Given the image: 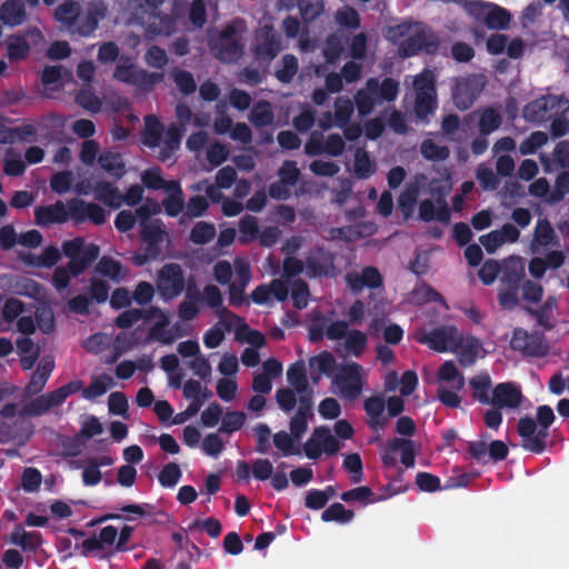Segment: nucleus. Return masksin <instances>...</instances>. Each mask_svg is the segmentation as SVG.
Segmentation results:
<instances>
[{
	"instance_id": "obj_41",
	"label": "nucleus",
	"mask_w": 569,
	"mask_h": 569,
	"mask_svg": "<svg viewBox=\"0 0 569 569\" xmlns=\"http://www.w3.org/2000/svg\"><path fill=\"white\" fill-rule=\"evenodd\" d=\"M426 186L423 176L417 177L413 182L407 186L399 198V207L406 217H409L415 209L419 189Z\"/></svg>"
},
{
	"instance_id": "obj_40",
	"label": "nucleus",
	"mask_w": 569,
	"mask_h": 569,
	"mask_svg": "<svg viewBox=\"0 0 569 569\" xmlns=\"http://www.w3.org/2000/svg\"><path fill=\"white\" fill-rule=\"evenodd\" d=\"M54 368V360L52 357H43L37 367V370L31 377V380L26 389L27 393L36 395L42 390L49 376Z\"/></svg>"
},
{
	"instance_id": "obj_21",
	"label": "nucleus",
	"mask_w": 569,
	"mask_h": 569,
	"mask_svg": "<svg viewBox=\"0 0 569 569\" xmlns=\"http://www.w3.org/2000/svg\"><path fill=\"white\" fill-rule=\"evenodd\" d=\"M350 330L346 321H332L319 313L313 315L309 328L312 339H320L325 336L330 340L345 339Z\"/></svg>"
},
{
	"instance_id": "obj_14",
	"label": "nucleus",
	"mask_w": 569,
	"mask_h": 569,
	"mask_svg": "<svg viewBox=\"0 0 569 569\" xmlns=\"http://www.w3.org/2000/svg\"><path fill=\"white\" fill-rule=\"evenodd\" d=\"M144 321L148 326V340L150 341L171 345L182 337V332L177 327H170L169 315L158 307L146 311Z\"/></svg>"
},
{
	"instance_id": "obj_11",
	"label": "nucleus",
	"mask_w": 569,
	"mask_h": 569,
	"mask_svg": "<svg viewBox=\"0 0 569 569\" xmlns=\"http://www.w3.org/2000/svg\"><path fill=\"white\" fill-rule=\"evenodd\" d=\"M368 372L367 369L357 362H346L340 367L333 381V392L345 399H356L362 391Z\"/></svg>"
},
{
	"instance_id": "obj_46",
	"label": "nucleus",
	"mask_w": 569,
	"mask_h": 569,
	"mask_svg": "<svg viewBox=\"0 0 569 569\" xmlns=\"http://www.w3.org/2000/svg\"><path fill=\"white\" fill-rule=\"evenodd\" d=\"M385 407L386 402L381 397H371L366 400L365 409L369 416V423L373 429L383 428L386 425L387 420L383 416Z\"/></svg>"
},
{
	"instance_id": "obj_52",
	"label": "nucleus",
	"mask_w": 569,
	"mask_h": 569,
	"mask_svg": "<svg viewBox=\"0 0 569 569\" xmlns=\"http://www.w3.org/2000/svg\"><path fill=\"white\" fill-rule=\"evenodd\" d=\"M310 415V405L302 402L297 413L290 421V433L299 441L308 429V417Z\"/></svg>"
},
{
	"instance_id": "obj_4",
	"label": "nucleus",
	"mask_w": 569,
	"mask_h": 569,
	"mask_svg": "<svg viewBox=\"0 0 569 569\" xmlns=\"http://www.w3.org/2000/svg\"><path fill=\"white\" fill-rule=\"evenodd\" d=\"M386 38L399 46V52L409 57L420 50L431 51L435 46L433 37L421 23L403 22L388 28Z\"/></svg>"
},
{
	"instance_id": "obj_55",
	"label": "nucleus",
	"mask_w": 569,
	"mask_h": 569,
	"mask_svg": "<svg viewBox=\"0 0 569 569\" xmlns=\"http://www.w3.org/2000/svg\"><path fill=\"white\" fill-rule=\"evenodd\" d=\"M288 290L290 289V297L292 303L298 309H303L307 307L309 301V289L306 282L301 280L287 281Z\"/></svg>"
},
{
	"instance_id": "obj_9",
	"label": "nucleus",
	"mask_w": 569,
	"mask_h": 569,
	"mask_svg": "<svg viewBox=\"0 0 569 569\" xmlns=\"http://www.w3.org/2000/svg\"><path fill=\"white\" fill-rule=\"evenodd\" d=\"M398 82L392 79H385L381 84L377 79H369L366 88L359 90L355 97L359 113L368 114L377 103L392 101L398 96Z\"/></svg>"
},
{
	"instance_id": "obj_58",
	"label": "nucleus",
	"mask_w": 569,
	"mask_h": 569,
	"mask_svg": "<svg viewBox=\"0 0 569 569\" xmlns=\"http://www.w3.org/2000/svg\"><path fill=\"white\" fill-rule=\"evenodd\" d=\"M555 232L551 226L546 220H539L536 226L535 239L532 242L533 251H538L539 247H546L552 243Z\"/></svg>"
},
{
	"instance_id": "obj_17",
	"label": "nucleus",
	"mask_w": 569,
	"mask_h": 569,
	"mask_svg": "<svg viewBox=\"0 0 569 569\" xmlns=\"http://www.w3.org/2000/svg\"><path fill=\"white\" fill-rule=\"evenodd\" d=\"M467 10L490 29H506L511 21L510 12L495 3L472 1L467 4Z\"/></svg>"
},
{
	"instance_id": "obj_47",
	"label": "nucleus",
	"mask_w": 569,
	"mask_h": 569,
	"mask_svg": "<svg viewBox=\"0 0 569 569\" xmlns=\"http://www.w3.org/2000/svg\"><path fill=\"white\" fill-rule=\"evenodd\" d=\"M272 442L274 447L284 457L301 455L300 441L290 432L279 431L273 435Z\"/></svg>"
},
{
	"instance_id": "obj_18",
	"label": "nucleus",
	"mask_w": 569,
	"mask_h": 569,
	"mask_svg": "<svg viewBox=\"0 0 569 569\" xmlns=\"http://www.w3.org/2000/svg\"><path fill=\"white\" fill-rule=\"evenodd\" d=\"M156 286L163 300L178 297L184 288V277L180 266L176 263L163 266L158 272Z\"/></svg>"
},
{
	"instance_id": "obj_22",
	"label": "nucleus",
	"mask_w": 569,
	"mask_h": 569,
	"mask_svg": "<svg viewBox=\"0 0 569 569\" xmlns=\"http://www.w3.org/2000/svg\"><path fill=\"white\" fill-rule=\"evenodd\" d=\"M400 456L403 466L411 468L415 466V448L410 440L396 438L391 440L382 451V462L386 467H395Z\"/></svg>"
},
{
	"instance_id": "obj_20",
	"label": "nucleus",
	"mask_w": 569,
	"mask_h": 569,
	"mask_svg": "<svg viewBox=\"0 0 569 569\" xmlns=\"http://www.w3.org/2000/svg\"><path fill=\"white\" fill-rule=\"evenodd\" d=\"M338 450V440L323 427L317 428L303 445V452L309 459H317L322 453L333 455Z\"/></svg>"
},
{
	"instance_id": "obj_15",
	"label": "nucleus",
	"mask_w": 569,
	"mask_h": 569,
	"mask_svg": "<svg viewBox=\"0 0 569 569\" xmlns=\"http://www.w3.org/2000/svg\"><path fill=\"white\" fill-rule=\"evenodd\" d=\"M460 333L453 326H445L432 331L420 329L415 337L418 342L426 345L437 352H453L460 340Z\"/></svg>"
},
{
	"instance_id": "obj_63",
	"label": "nucleus",
	"mask_w": 569,
	"mask_h": 569,
	"mask_svg": "<svg viewBox=\"0 0 569 569\" xmlns=\"http://www.w3.org/2000/svg\"><path fill=\"white\" fill-rule=\"evenodd\" d=\"M216 236V228L212 223L204 221L196 223L191 230L190 239L198 244L208 243Z\"/></svg>"
},
{
	"instance_id": "obj_44",
	"label": "nucleus",
	"mask_w": 569,
	"mask_h": 569,
	"mask_svg": "<svg viewBox=\"0 0 569 569\" xmlns=\"http://www.w3.org/2000/svg\"><path fill=\"white\" fill-rule=\"evenodd\" d=\"M93 196L97 200L112 208H119L122 204V194L120 191L112 183L103 180L96 181Z\"/></svg>"
},
{
	"instance_id": "obj_16",
	"label": "nucleus",
	"mask_w": 569,
	"mask_h": 569,
	"mask_svg": "<svg viewBox=\"0 0 569 569\" xmlns=\"http://www.w3.org/2000/svg\"><path fill=\"white\" fill-rule=\"evenodd\" d=\"M244 30L241 21H234L226 30L212 40L211 49L216 57L224 62L234 61L241 53L238 34Z\"/></svg>"
},
{
	"instance_id": "obj_53",
	"label": "nucleus",
	"mask_w": 569,
	"mask_h": 569,
	"mask_svg": "<svg viewBox=\"0 0 569 569\" xmlns=\"http://www.w3.org/2000/svg\"><path fill=\"white\" fill-rule=\"evenodd\" d=\"M97 270L102 276L108 277L116 282L123 280L128 274L127 270L120 262L110 258H102L98 263Z\"/></svg>"
},
{
	"instance_id": "obj_1",
	"label": "nucleus",
	"mask_w": 569,
	"mask_h": 569,
	"mask_svg": "<svg viewBox=\"0 0 569 569\" xmlns=\"http://www.w3.org/2000/svg\"><path fill=\"white\" fill-rule=\"evenodd\" d=\"M62 250L69 258V263L68 267H58L53 272L52 284L57 291L66 289L71 277L81 273L99 254V248L96 244L87 243L81 238L66 241Z\"/></svg>"
},
{
	"instance_id": "obj_12",
	"label": "nucleus",
	"mask_w": 569,
	"mask_h": 569,
	"mask_svg": "<svg viewBox=\"0 0 569 569\" xmlns=\"http://www.w3.org/2000/svg\"><path fill=\"white\" fill-rule=\"evenodd\" d=\"M452 188V182L449 174H446L440 180H432L429 183V192L438 196L436 201L425 200L419 208V216L425 221L438 220L447 221L449 219V209L446 201L442 199Z\"/></svg>"
},
{
	"instance_id": "obj_19",
	"label": "nucleus",
	"mask_w": 569,
	"mask_h": 569,
	"mask_svg": "<svg viewBox=\"0 0 569 569\" xmlns=\"http://www.w3.org/2000/svg\"><path fill=\"white\" fill-rule=\"evenodd\" d=\"M485 78L479 74L456 80L453 100L459 109H468L485 88Z\"/></svg>"
},
{
	"instance_id": "obj_45",
	"label": "nucleus",
	"mask_w": 569,
	"mask_h": 569,
	"mask_svg": "<svg viewBox=\"0 0 569 569\" xmlns=\"http://www.w3.org/2000/svg\"><path fill=\"white\" fill-rule=\"evenodd\" d=\"M164 192L167 194V198L163 200L164 210L167 214L174 217L183 208V197L181 188L178 184V182L170 180Z\"/></svg>"
},
{
	"instance_id": "obj_28",
	"label": "nucleus",
	"mask_w": 569,
	"mask_h": 569,
	"mask_svg": "<svg viewBox=\"0 0 569 569\" xmlns=\"http://www.w3.org/2000/svg\"><path fill=\"white\" fill-rule=\"evenodd\" d=\"M237 172L230 167L221 168L217 174L213 183L203 186L204 182L197 186V190H204L207 197L213 202H221L223 200L222 190L229 189L236 182Z\"/></svg>"
},
{
	"instance_id": "obj_25",
	"label": "nucleus",
	"mask_w": 569,
	"mask_h": 569,
	"mask_svg": "<svg viewBox=\"0 0 569 569\" xmlns=\"http://www.w3.org/2000/svg\"><path fill=\"white\" fill-rule=\"evenodd\" d=\"M70 219L77 222L91 221L96 224H102L106 221V211L94 202L73 198L69 200Z\"/></svg>"
},
{
	"instance_id": "obj_27",
	"label": "nucleus",
	"mask_w": 569,
	"mask_h": 569,
	"mask_svg": "<svg viewBox=\"0 0 569 569\" xmlns=\"http://www.w3.org/2000/svg\"><path fill=\"white\" fill-rule=\"evenodd\" d=\"M279 39L273 34L272 28L263 26L256 34L254 53L258 60L269 62L280 51Z\"/></svg>"
},
{
	"instance_id": "obj_31",
	"label": "nucleus",
	"mask_w": 569,
	"mask_h": 569,
	"mask_svg": "<svg viewBox=\"0 0 569 569\" xmlns=\"http://www.w3.org/2000/svg\"><path fill=\"white\" fill-rule=\"evenodd\" d=\"M510 346L515 350H519L531 356H540L547 351V346L539 335H530L522 329H516L513 331Z\"/></svg>"
},
{
	"instance_id": "obj_34",
	"label": "nucleus",
	"mask_w": 569,
	"mask_h": 569,
	"mask_svg": "<svg viewBox=\"0 0 569 569\" xmlns=\"http://www.w3.org/2000/svg\"><path fill=\"white\" fill-rule=\"evenodd\" d=\"M70 214L69 201H57L50 206L39 207L34 211L37 223L40 226L64 222L70 219Z\"/></svg>"
},
{
	"instance_id": "obj_26",
	"label": "nucleus",
	"mask_w": 569,
	"mask_h": 569,
	"mask_svg": "<svg viewBox=\"0 0 569 569\" xmlns=\"http://www.w3.org/2000/svg\"><path fill=\"white\" fill-rule=\"evenodd\" d=\"M518 432L522 438V445L527 450L540 452L543 449L548 431L539 428L531 418H522L518 423Z\"/></svg>"
},
{
	"instance_id": "obj_8",
	"label": "nucleus",
	"mask_w": 569,
	"mask_h": 569,
	"mask_svg": "<svg viewBox=\"0 0 569 569\" xmlns=\"http://www.w3.org/2000/svg\"><path fill=\"white\" fill-rule=\"evenodd\" d=\"M140 229L143 247L132 257V262L137 266L156 260L161 253V246L168 238L163 224L158 220H142Z\"/></svg>"
},
{
	"instance_id": "obj_43",
	"label": "nucleus",
	"mask_w": 569,
	"mask_h": 569,
	"mask_svg": "<svg viewBox=\"0 0 569 569\" xmlns=\"http://www.w3.org/2000/svg\"><path fill=\"white\" fill-rule=\"evenodd\" d=\"M472 396L479 402L489 405L492 401L491 379L488 373H479L469 380Z\"/></svg>"
},
{
	"instance_id": "obj_10",
	"label": "nucleus",
	"mask_w": 569,
	"mask_h": 569,
	"mask_svg": "<svg viewBox=\"0 0 569 569\" xmlns=\"http://www.w3.org/2000/svg\"><path fill=\"white\" fill-rule=\"evenodd\" d=\"M436 381L439 400L448 407H459L461 403L460 391L465 386V379L453 361H446L441 365Z\"/></svg>"
},
{
	"instance_id": "obj_37",
	"label": "nucleus",
	"mask_w": 569,
	"mask_h": 569,
	"mask_svg": "<svg viewBox=\"0 0 569 569\" xmlns=\"http://www.w3.org/2000/svg\"><path fill=\"white\" fill-rule=\"evenodd\" d=\"M453 352L458 356L459 361L465 366L473 363L477 359L482 358L486 355V350L476 338L465 336L462 333H460L457 350Z\"/></svg>"
},
{
	"instance_id": "obj_62",
	"label": "nucleus",
	"mask_w": 569,
	"mask_h": 569,
	"mask_svg": "<svg viewBox=\"0 0 569 569\" xmlns=\"http://www.w3.org/2000/svg\"><path fill=\"white\" fill-rule=\"evenodd\" d=\"M298 70V60L292 54H287L282 58L279 67L276 70V76L281 82H289L295 77Z\"/></svg>"
},
{
	"instance_id": "obj_38",
	"label": "nucleus",
	"mask_w": 569,
	"mask_h": 569,
	"mask_svg": "<svg viewBox=\"0 0 569 569\" xmlns=\"http://www.w3.org/2000/svg\"><path fill=\"white\" fill-rule=\"evenodd\" d=\"M348 287L355 291L359 292L365 287L368 288H377L381 286V276L376 268L368 267L361 271H352L346 277Z\"/></svg>"
},
{
	"instance_id": "obj_57",
	"label": "nucleus",
	"mask_w": 569,
	"mask_h": 569,
	"mask_svg": "<svg viewBox=\"0 0 569 569\" xmlns=\"http://www.w3.org/2000/svg\"><path fill=\"white\" fill-rule=\"evenodd\" d=\"M309 366L311 372L319 377L321 375H329L335 369L336 360L331 353L321 352L310 359Z\"/></svg>"
},
{
	"instance_id": "obj_5",
	"label": "nucleus",
	"mask_w": 569,
	"mask_h": 569,
	"mask_svg": "<svg viewBox=\"0 0 569 569\" xmlns=\"http://www.w3.org/2000/svg\"><path fill=\"white\" fill-rule=\"evenodd\" d=\"M106 8L102 3L93 2L87 16H80L78 3L74 1H66L60 4L56 11V19L67 29L80 34H90L98 26L101 18L104 17Z\"/></svg>"
},
{
	"instance_id": "obj_39",
	"label": "nucleus",
	"mask_w": 569,
	"mask_h": 569,
	"mask_svg": "<svg viewBox=\"0 0 569 569\" xmlns=\"http://www.w3.org/2000/svg\"><path fill=\"white\" fill-rule=\"evenodd\" d=\"M521 401L520 390L512 383H500L492 390V405L516 408Z\"/></svg>"
},
{
	"instance_id": "obj_50",
	"label": "nucleus",
	"mask_w": 569,
	"mask_h": 569,
	"mask_svg": "<svg viewBox=\"0 0 569 569\" xmlns=\"http://www.w3.org/2000/svg\"><path fill=\"white\" fill-rule=\"evenodd\" d=\"M375 171L376 164L370 159L369 154L366 151L358 149L355 152V159L352 164L353 174L359 179H367L370 176H372Z\"/></svg>"
},
{
	"instance_id": "obj_6",
	"label": "nucleus",
	"mask_w": 569,
	"mask_h": 569,
	"mask_svg": "<svg viewBox=\"0 0 569 569\" xmlns=\"http://www.w3.org/2000/svg\"><path fill=\"white\" fill-rule=\"evenodd\" d=\"M181 136L182 133L176 124L170 126L166 132H163L156 117H146L142 136L143 144L152 149H158L159 158L162 161L170 160L179 149Z\"/></svg>"
},
{
	"instance_id": "obj_13",
	"label": "nucleus",
	"mask_w": 569,
	"mask_h": 569,
	"mask_svg": "<svg viewBox=\"0 0 569 569\" xmlns=\"http://www.w3.org/2000/svg\"><path fill=\"white\" fill-rule=\"evenodd\" d=\"M436 76L431 70H423L412 77V86L416 93L415 113L419 119H426L437 107Z\"/></svg>"
},
{
	"instance_id": "obj_56",
	"label": "nucleus",
	"mask_w": 569,
	"mask_h": 569,
	"mask_svg": "<svg viewBox=\"0 0 569 569\" xmlns=\"http://www.w3.org/2000/svg\"><path fill=\"white\" fill-rule=\"evenodd\" d=\"M60 258V251L56 247H48L40 256L27 254L23 260L27 264L34 267H51Z\"/></svg>"
},
{
	"instance_id": "obj_33",
	"label": "nucleus",
	"mask_w": 569,
	"mask_h": 569,
	"mask_svg": "<svg viewBox=\"0 0 569 569\" xmlns=\"http://www.w3.org/2000/svg\"><path fill=\"white\" fill-rule=\"evenodd\" d=\"M288 298V286L282 279L273 280L269 286L257 287L251 293V299L258 305H269L272 301H283Z\"/></svg>"
},
{
	"instance_id": "obj_2",
	"label": "nucleus",
	"mask_w": 569,
	"mask_h": 569,
	"mask_svg": "<svg viewBox=\"0 0 569 569\" xmlns=\"http://www.w3.org/2000/svg\"><path fill=\"white\" fill-rule=\"evenodd\" d=\"M212 274L217 282L229 286L230 305L242 306L247 302L244 291L251 280V271L246 259L238 257L232 264L220 260L213 266Z\"/></svg>"
},
{
	"instance_id": "obj_24",
	"label": "nucleus",
	"mask_w": 569,
	"mask_h": 569,
	"mask_svg": "<svg viewBox=\"0 0 569 569\" xmlns=\"http://www.w3.org/2000/svg\"><path fill=\"white\" fill-rule=\"evenodd\" d=\"M114 78L119 81L137 84L139 87L151 86L161 80L160 74H148L144 71L137 69L129 60L126 59H120L118 61Z\"/></svg>"
},
{
	"instance_id": "obj_32",
	"label": "nucleus",
	"mask_w": 569,
	"mask_h": 569,
	"mask_svg": "<svg viewBox=\"0 0 569 569\" xmlns=\"http://www.w3.org/2000/svg\"><path fill=\"white\" fill-rule=\"evenodd\" d=\"M118 535L119 530L116 527L106 526L96 537L84 540L83 548L87 552H96V555L106 549L110 552L119 551Z\"/></svg>"
},
{
	"instance_id": "obj_36",
	"label": "nucleus",
	"mask_w": 569,
	"mask_h": 569,
	"mask_svg": "<svg viewBox=\"0 0 569 569\" xmlns=\"http://www.w3.org/2000/svg\"><path fill=\"white\" fill-rule=\"evenodd\" d=\"M158 211L159 206L157 203L144 204L137 209L134 213L130 210H122L117 214L114 226L119 231L126 232L134 226L137 219L140 222Z\"/></svg>"
},
{
	"instance_id": "obj_51",
	"label": "nucleus",
	"mask_w": 569,
	"mask_h": 569,
	"mask_svg": "<svg viewBox=\"0 0 569 569\" xmlns=\"http://www.w3.org/2000/svg\"><path fill=\"white\" fill-rule=\"evenodd\" d=\"M237 321L239 322L236 328L237 340L242 343H248L252 346V348H260L264 345L266 339L260 331L249 328L248 325L240 319Z\"/></svg>"
},
{
	"instance_id": "obj_7",
	"label": "nucleus",
	"mask_w": 569,
	"mask_h": 569,
	"mask_svg": "<svg viewBox=\"0 0 569 569\" xmlns=\"http://www.w3.org/2000/svg\"><path fill=\"white\" fill-rule=\"evenodd\" d=\"M333 270L332 258L321 249L310 251L305 262L288 257L283 261V272L287 278L305 273L307 277L317 278L328 276Z\"/></svg>"
},
{
	"instance_id": "obj_59",
	"label": "nucleus",
	"mask_w": 569,
	"mask_h": 569,
	"mask_svg": "<svg viewBox=\"0 0 569 569\" xmlns=\"http://www.w3.org/2000/svg\"><path fill=\"white\" fill-rule=\"evenodd\" d=\"M321 519L326 522L348 523L353 519V512L346 509L341 503H333L322 512Z\"/></svg>"
},
{
	"instance_id": "obj_60",
	"label": "nucleus",
	"mask_w": 569,
	"mask_h": 569,
	"mask_svg": "<svg viewBox=\"0 0 569 569\" xmlns=\"http://www.w3.org/2000/svg\"><path fill=\"white\" fill-rule=\"evenodd\" d=\"M239 241L249 243L258 238L259 229L257 218L246 216L239 221Z\"/></svg>"
},
{
	"instance_id": "obj_29",
	"label": "nucleus",
	"mask_w": 569,
	"mask_h": 569,
	"mask_svg": "<svg viewBox=\"0 0 569 569\" xmlns=\"http://www.w3.org/2000/svg\"><path fill=\"white\" fill-rule=\"evenodd\" d=\"M42 41V34L39 30L32 29L24 36L14 34L7 40L8 57L10 60L19 61L28 56L30 44H37Z\"/></svg>"
},
{
	"instance_id": "obj_64",
	"label": "nucleus",
	"mask_w": 569,
	"mask_h": 569,
	"mask_svg": "<svg viewBox=\"0 0 569 569\" xmlns=\"http://www.w3.org/2000/svg\"><path fill=\"white\" fill-rule=\"evenodd\" d=\"M187 365L198 378L202 380H209L211 378L212 367L209 359L203 353H200L198 357L189 360Z\"/></svg>"
},
{
	"instance_id": "obj_35",
	"label": "nucleus",
	"mask_w": 569,
	"mask_h": 569,
	"mask_svg": "<svg viewBox=\"0 0 569 569\" xmlns=\"http://www.w3.org/2000/svg\"><path fill=\"white\" fill-rule=\"evenodd\" d=\"M518 238V229L511 224H505L500 230H495L481 236L479 240L488 253H493L503 243L515 242Z\"/></svg>"
},
{
	"instance_id": "obj_49",
	"label": "nucleus",
	"mask_w": 569,
	"mask_h": 569,
	"mask_svg": "<svg viewBox=\"0 0 569 569\" xmlns=\"http://www.w3.org/2000/svg\"><path fill=\"white\" fill-rule=\"evenodd\" d=\"M367 335L360 330H350L343 339V350L353 357H360L367 349Z\"/></svg>"
},
{
	"instance_id": "obj_3",
	"label": "nucleus",
	"mask_w": 569,
	"mask_h": 569,
	"mask_svg": "<svg viewBox=\"0 0 569 569\" xmlns=\"http://www.w3.org/2000/svg\"><path fill=\"white\" fill-rule=\"evenodd\" d=\"M569 101L556 96L542 97L527 104L523 117L533 122L551 120V130L556 137L562 136L569 124Z\"/></svg>"
},
{
	"instance_id": "obj_54",
	"label": "nucleus",
	"mask_w": 569,
	"mask_h": 569,
	"mask_svg": "<svg viewBox=\"0 0 569 569\" xmlns=\"http://www.w3.org/2000/svg\"><path fill=\"white\" fill-rule=\"evenodd\" d=\"M113 386L112 377L108 375H100L92 379L91 385L82 392L86 399H94L104 395Z\"/></svg>"
},
{
	"instance_id": "obj_42",
	"label": "nucleus",
	"mask_w": 569,
	"mask_h": 569,
	"mask_svg": "<svg viewBox=\"0 0 569 569\" xmlns=\"http://www.w3.org/2000/svg\"><path fill=\"white\" fill-rule=\"evenodd\" d=\"M26 19L22 0H8L0 8V20L8 26H18Z\"/></svg>"
},
{
	"instance_id": "obj_61",
	"label": "nucleus",
	"mask_w": 569,
	"mask_h": 569,
	"mask_svg": "<svg viewBox=\"0 0 569 569\" xmlns=\"http://www.w3.org/2000/svg\"><path fill=\"white\" fill-rule=\"evenodd\" d=\"M216 392L222 401H233L237 398L238 393V383L236 378L218 379L216 385Z\"/></svg>"
},
{
	"instance_id": "obj_48",
	"label": "nucleus",
	"mask_w": 569,
	"mask_h": 569,
	"mask_svg": "<svg viewBox=\"0 0 569 569\" xmlns=\"http://www.w3.org/2000/svg\"><path fill=\"white\" fill-rule=\"evenodd\" d=\"M100 167L112 177L120 178L124 174V162L120 153L114 151H106L98 158Z\"/></svg>"
},
{
	"instance_id": "obj_30",
	"label": "nucleus",
	"mask_w": 569,
	"mask_h": 569,
	"mask_svg": "<svg viewBox=\"0 0 569 569\" xmlns=\"http://www.w3.org/2000/svg\"><path fill=\"white\" fill-rule=\"evenodd\" d=\"M305 151L309 156L326 153L331 157L341 156L345 151V141L339 134H330L325 142H321L317 133H312L305 146Z\"/></svg>"
},
{
	"instance_id": "obj_23",
	"label": "nucleus",
	"mask_w": 569,
	"mask_h": 569,
	"mask_svg": "<svg viewBox=\"0 0 569 569\" xmlns=\"http://www.w3.org/2000/svg\"><path fill=\"white\" fill-rule=\"evenodd\" d=\"M113 462L114 459L112 457L100 456L97 458L71 461L70 466L74 469H81V479L83 485L87 487H92L100 483L102 479L100 468L111 466Z\"/></svg>"
}]
</instances>
